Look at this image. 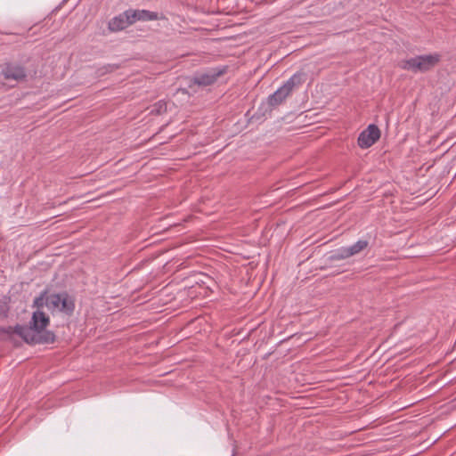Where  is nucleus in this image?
I'll return each instance as SVG.
<instances>
[{"label":"nucleus","mask_w":456,"mask_h":456,"mask_svg":"<svg viewBox=\"0 0 456 456\" xmlns=\"http://www.w3.org/2000/svg\"><path fill=\"white\" fill-rule=\"evenodd\" d=\"M369 246V241L367 240H359L354 244L349 247H342L338 248L336 253L332 256V259L335 260H343L353 256L354 255L359 254Z\"/></svg>","instance_id":"obj_5"},{"label":"nucleus","mask_w":456,"mask_h":456,"mask_svg":"<svg viewBox=\"0 0 456 456\" xmlns=\"http://www.w3.org/2000/svg\"><path fill=\"white\" fill-rule=\"evenodd\" d=\"M307 80V73L304 69H300L293 74L282 86L291 94L294 90L301 87Z\"/></svg>","instance_id":"obj_7"},{"label":"nucleus","mask_w":456,"mask_h":456,"mask_svg":"<svg viewBox=\"0 0 456 456\" xmlns=\"http://www.w3.org/2000/svg\"><path fill=\"white\" fill-rule=\"evenodd\" d=\"M441 60L439 53L418 55L402 62V69L414 73L427 72L435 68Z\"/></svg>","instance_id":"obj_2"},{"label":"nucleus","mask_w":456,"mask_h":456,"mask_svg":"<svg viewBox=\"0 0 456 456\" xmlns=\"http://www.w3.org/2000/svg\"><path fill=\"white\" fill-rule=\"evenodd\" d=\"M108 28L110 31L117 32L123 30L127 28L126 22L124 16L121 13L118 16L113 17L108 24Z\"/></svg>","instance_id":"obj_11"},{"label":"nucleus","mask_w":456,"mask_h":456,"mask_svg":"<svg viewBox=\"0 0 456 456\" xmlns=\"http://www.w3.org/2000/svg\"><path fill=\"white\" fill-rule=\"evenodd\" d=\"M381 133L379 128L375 124H370L360 133L357 143L362 149H368L372 146L380 138Z\"/></svg>","instance_id":"obj_4"},{"label":"nucleus","mask_w":456,"mask_h":456,"mask_svg":"<svg viewBox=\"0 0 456 456\" xmlns=\"http://www.w3.org/2000/svg\"><path fill=\"white\" fill-rule=\"evenodd\" d=\"M2 75L7 80L12 79L15 81L25 80L27 77V72L23 66L10 62L3 68Z\"/></svg>","instance_id":"obj_6"},{"label":"nucleus","mask_w":456,"mask_h":456,"mask_svg":"<svg viewBox=\"0 0 456 456\" xmlns=\"http://www.w3.org/2000/svg\"><path fill=\"white\" fill-rule=\"evenodd\" d=\"M61 302V293H54L48 296L47 305L49 310L52 312L55 309H59Z\"/></svg>","instance_id":"obj_12"},{"label":"nucleus","mask_w":456,"mask_h":456,"mask_svg":"<svg viewBox=\"0 0 456 456\" xmlns=\"http://www.w3.org/2000/svg\"><path fill=\"white\" fill-rule=\"evenodd\" d=\"M59 310L69 316L72 315L74 313L75 300L69 297L66 291L61 293V302L60 304Z\"/></svg>","instance_id":"obj_10"},{"label":"nucleus","mask_w":456,"mask_h":456,"mask_svg":"<svg viewBox=\"0 0 456 456\" xmlns=\"http://www.w3.org/2000/svg\"><path fill=\"white\" fill-rule=\"evenodd\" d=\"M290 94L283 87L280 86L273 94H270L266 99L268 110L272 111L278 106L281 105Z\"/></svg>","instance_id":"obj_8"},{"label":"nucleus","mask_w":456,"mask_h":456,"mask_svg":"<svg viewBox=\"0 0 456 456\" xmlns=\"http://www.w3.org/2000/svg\"><path fill=\"white\" fill-rule=\"evenodd\" d=\"M227 66H221L212 68L204 73H197L191 78L194 85L200 86H208L213 85L219 77L224 75L227 72Z\"/></svg>","instance_id":"obj_3"},{"label":"nucleus","mask_w":456,"mask_h":456,"mask_svg":"<svg viewBox=\"0 0 456 456\" xmlns=\"http://www.w3.org/2000/svg\"><path fill=\"white\" fill-rule=\"evenodd\" d=\"M133 15H134L135 21L158 20L164 19V16H159L158 12L149 10L133 9Z\"/></svg>","instance_id":"obj_9"},{"label":"nucleus","mask_w":456,"mask_h":456,"mask_svg":"<svg viewBox=\"0 0 456 456\" xmlns=\"http://www.w3.org/2000/svg\"><path fill=\"white\" fill-rule=\"evenodd\" d=\"M47 289L43 290L33 301V307L37 308L32 314L29 326L16 324L14 327H0L1 339L4 340V335L10 337L17 334L22 340L30 346L53 344L56 341V335L53 331L46 330L50 324L49 316L41 309L47 305Z\"/></svg>","instance_id":"obj_1"},{"label":"nucleus","mask_w":456,"mask_h":456,"mask_svg":"<svg viewBox=\"0 0 456 456\" xmlns=\"http://www.w3.org/2000/svg\"><path fill=\"white\" fill-rule=\"evenodd\" d=\"M167 111V103L164 101H159L151 106L150 113L152 115H160Z\"/></svg>","instance_id":"obj_13"},{"label":"nucleus","mask_w":456,"mask_h":456,"mask_svg":"<svg viewBox=\"0 0 456 456\" xmlns=\"http://www.w3.org/2000/svg\"><path fill=\"white\" fill-rule=\"evenodd\" d=\"M121 16L125 17L127 27H129L136 22L135 19H134V15H133V9L126 10L125 12H123L121 13Z\"/></svg>","instance_id":"obj_14"}]
</instances>
